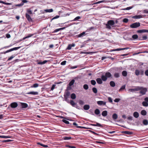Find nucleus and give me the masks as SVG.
<instances>
[{"label":"nucleus","mask_w":148,"mask_h":148,"mask_svg":"<svg viewBox=\"0 0 148 148\" xmlns=\"http://www.w3.org/2000/svg\"><path fill=\"white\" fill-rule=\"evenodd\" d=\"M115 24L114 22L112 20H109L108 21L107 23L106 24V27L107 29H111V26H112Z\"/></svg>","instance_id":"nucleus-1"},{"label":"nucleus","mask_w":148,"mask_h":148,"mask_svg":"<svg viewBox=\"0 0 148 148\" xmlns=\"http://www.w3.org/2000/svg\"><path fill=\"white\" fill-rule=\"evenodd\" d=\"M140 26V23L139 22H136L130 25V27L132 28H136Z\"/></svg>","instance_id":"nucleus-2"},{"label":"nucleus","mask_w":148,"mask_h":148,"mask_svg":"<svg viewBox=\"0 0 148 148\" xmlns=\"http://www.w3.org/2000/svg\"><path fill=\"white\" fill-rule=\"evenodd\" d=\"M140 88L141 89H140V93L141 94L143 95H145L147 91V88H143L141 87H140Z\"/></svg>","instance_id":"nucleus-3"},{"label":"nucleus","mask_w":148,"mask_h":148,"mask_svg":"<svg viewBox=\"0 0 148 148\" xmlns=\"http://www.w3.org/2000/svg\"><path fill=\"white\" fill-rule=\"evenodd\" d=\"M135 74L137 75L138 76L140 74L141 75H143L144 74V71L143 70H138L137 69L135 71Z\"/></svg>","instance_id":"nucleus-4"},{"label":"nucleus","mask_w":148,"mask_h":148,"mask_svg":"<svg viewBox=\"0 0 148 148\" xmlns=\"http://www.w3.org/2000/svg\"><path fill=\"white\" fill-rule=\"evenodd\" d=\"M141 89L140 86H137L134 88H130L129 89V91L131 92H134L139 91Z\"/></svg>","instance_id":"nucleus-5"},{"label":"nucleus","mask_w":148,"mask_h":148,"mask_svg":"<svg viewBox=\"0 0 148 148\" xmlns=\"http://www.w3.org/2000/svg\"><path fill=\"white\" fill-rule=\"evenodd\" d=\"M70 92L69 91H67L64 94V97L65 100L67 101L68 98L69 97L70 95Z\"/></svg>","instance_id":"nucleus-6"},{"label":"nucleus","mask_w":148,"mask_h":148,"mask_svg":"<svg viewBox=\"0 0 148 148\" xmlns=\"http://www.w3.org/2000/svg\"><path fill=\"white\" fill-rule=\"evenodd\" d=\"M18 105L17 103L14 102L12 103L10 105V106L12 108H15L17 107Z\"/></svg>","instance_id":"nucleus-7"},{"label":"nucleus","mask_w":148,"mask_h":148,"mask_svg":"<svg viewBox=\"0 0 148 148\" xmlns=\"http://www.w3.org/2000/svg\"><path fill=\"white\" fill-rule=\"evenodd\" d=\"M25 16L26 18H27L28 21L29 22L32 21V20L29 15L27 14H26Z\"/></svg>","instance_id":"nucleus-8"},{"label":"nucleus","mask_w":148,"mask_h":148,"mask_svg":"<svg viewBox=\"0 0 148 148\" xmlns=\"http://www.w3.org/2000/svg\"><path fill=\"white\" fill-rule=\"evenodd\" d=\"M97 104L99 105H105L106 104V102L101 101H98L97 102Z\"/></svg>","instance_id":"nucleus-9"},{"label":"nucleus","mask_w":148,"mask_h":148,"mask_svg":"<svg viewBox=\"0 0 148 148\" xmlns=\"http://www.w3.org/2000/svg\"><path fill=\"white\" fill-rule=\"evenodd\" d=\"M75 46V44L74 43H73L72 44H69L68 46L66 49L67 50H70L73 47H74Z\"/></svg>","instance_id":"nucleus-10"},{"label":"nucleus","mask_w":148,"mask_h":148,"mask_svg":"<svg viewBox=\"0 0 148 148\" xmlns=\"http://www.w3.org/2000/svg\"><path fill=\"white\" fill-rule=\"evenodd\" d=\"M137 32L138 33L147 32L148 33V30L146 29H141L137 31Z\"/></svg>","instance_id":"nucleus-11"},{"label":"nucleus","mask_w":148,"mask_h":148,"mask_svg":"<svg viewBox=\"0 0 148 148\" xmlns=\"http://www.w3.org/2000/svg\"><path fill=\"white\" fill-rule=\"evenodd\" d=\"M143 18V16L141 15H136L132 17V18L135 19L140 18Z\"/></svg>","instance_id":"nucleus-12"},{"label":"nucleus","mask_w":148,"mask_h":148,"mask_svg":"<svg viewBox=\"0 0 148 148\" xmlns=\"http://www.w3.org/2000/svg\"><path fill=\"white\" fill-rule=\"evenodd\" d=\"M96 80L97 83L99 84H101L103 83L102 80L100 78H97Z\"/></svg>","instance_id":"nucleus-13"},{"label":"nucleus","mask_w":148,"mask_h":148,"mask_svg":"<svg viewBox=\"0 0 148 148\" xmlns=\"http://www.w3.org/2000/svg\"><path fill=\"white\" fill-rule=\"evenodd\" d=\"M38 93L37 92L31 91L27 92V94H32L33 95H37Z\"/></svg>","instance_id":"nucleus-14"},{"label":"nucleus","mask_w":148,"mask_h":148,"mask_svg":"<svg viewBox=\"0 0 148 148\" xmlns=\"http://www.w3.org/2000/svg\"><path fill=\"white\" fill-rule=\"evenodd\" d=\"M21 105L22 108H25L28 107L27 104L25 103H21Z\"/></svg>","instance_id":"nucleus-15"},{"label":"nucleus","mask_w":148,"mask_h":148,"mask_svg":"<svg viewBox=\"0 0 148 148\" xmlns=\"http://www.w3.org/2000/svg\"><path fill=\"white\" fill-rule=\"evenodd\" d=\"M108 114L107 111L106 110H104L101 113V114L103 116H106Z\"/></svg>","instance_id":"nucleus-16"},{"label":"nucleus","mask_w":148,"mask_h":148,"mask_svg":"<svg viewBox=\"0 0 148 148\" xmlns=\"http://www.w3.org/2000/svg\"><path fill=\"white\" fill-rule=\"evenodd\" d=\"M133 116L135 118H137L139 116V114L137 112H135L133 113Z\"/></svg>","instance_id":"nucleus-17"},{"label":"nucleus","mask_w":148,"mask_h":148,"mask_svg":"<svg viewBox=\"0 0 148 148\" xmlns=\"http://www.w3.org/2000/svg\"><path fill=\"white\" fill-rule=\"evenodd\" d=\"M85 34V32H82V33L77 35V37H82Z\"/></svg>","instance_id":"nucleus-18"},{"label":"nucleus","mask_w":148,"mask_h":148,"mask_svg":"<svg viewBox=\"0 0 148 148\" xmlns=\"http://www.w3.org/2000/svg\"><path fill=\"white\" fill-rule=\"evenodd\" d=\"M112 118L114 120L118 118V115L116 113H114L112 116Z\"/></svg>","instance_id":"nucleus-19"},{"label":"nucleus","mask_w":148,"mask_h":148,"mask_svg":"<svg viewBox=\"0 0 148 148\" xmlns=\"http://www.w3.org/2000/svg\"><path fill=\"white\" fill-rule=\"evenodd\" d=\"M101 78L102 80L103 81H106L107 79V77L104 75H102L101 77Z\"/></svg>","instance_id":"nucleus-20"},{"label":"nucleus","mask_w":148,"mask_h":148,"mask_svg":"<svg viewBox=\"0 0 148 148\" xmlns=\"http://www.w3.org/2000/svg\"><path fill=\"white\" fill-rule=\"evenodd\" d=\"M105 75L107 77V78L111 77L112 76V75L109 72H106L105 74Z\"/></svg>","instance_id":"nucleus-21"},{"label":"nucleus","mask_w":148,"mask_h":148,"mask_svg":"<svg viewBox=\"0 0 148 148\" xmlns=\"http://www.w3.org/2000/svg\"><path fill=\"white\" fill-rule=\"evenodd\" d=\"M90 106L89 105H86L84 106V109L85 110H88L89 109Z\"/></svg>","instance_id":"nucleus-22"},{"label":"nucleus","mask_w":148,"mask_h":148,"mask_svg":"<svg viewBox=\"0 0 148 148\" xmlns=\"http://www.w3.org/2000/svg\"><path fill=\"white\" fill-rule=\"evenodd\" d=\"M141 114L143 116L146 115L147 114V112L145 110H143L141 112Z\"/></svg>","instance_id":"nucleus-23"},{"label":"nucleus","mask_w":148,"mask_h":148,"mask_svg":"<svg viewBox=\"0 0 148 148\" xmlns=\"http://www.w3.org/2000/svg\"><path fill=\"white\" fill-rule=\"evenodd\" d=\"M110 86L112 87H114L115 86V82L113 81L110 82Z\"/></svg>","instance_id":"nucleus-24"},{"label":"nucleus","mask_w":148,"mask_h":148,"mask_svg":"<svg viewBox=\"0 0 148 148\" xmlns=\"http://www.w3.org/2000/svg\"><path fill=\"white\" fill-rule=\"evenodd\" d=\"M142 105L145 107H147L148 106V103L146 101H144L142 103Z\"/></svg>","instance_id":"nucleus-25"},{"label":"nucleus","mask_w":148,"mask_h":148,"mask_svg":"<svg viewBox=\"0 0 148 148\" xmlns=\"http://www.w3.org/2000/svg\"><path fill=\"white\" fill-rule=\"evenodd\" d=\"M95 113L96 115H98L100 113L99 110L98 109H96L95 110Z\"/></svg>","instance_id":"nucleus-26"},{"label":"nucleus","mask_w":148,"mask_h":148,"mask_svg":"<svg viewBox=\"0 0 148 148\" xmlns=\"http://www.w3.org/2000/svg\"><path fill=\"white\" fill-rule=\"evenodd\" d=\"M75 82V81L74 79L71 80L69 84V86H72L74 84Z\"/></svg>","instance_id":"nucleus-27"},{"label":"nucleus","mask_w":148,"mask_h":148,"mask_svg":"<svg viewBox=\"0 0 148 148\" xmlns=\"http://www.w3.org/2000/svg\"><path fill=\"white\" fill-rule=\"evenodd\" d=\"M122 75L124 77H126L127 76V73L126 71H123L122 72Z\"/></svg>","instance_id":"nucleus-28"},{"label":"nucleus","mask_w":148,"mask_h":148,"mask_svg":"<svg viewBox=\"0 0 148 148\" xmlns=\"http://www.w3.org/2000/svg\"><path fill=\"white\" fill-rule=\"evenodd\" d=\"M44 11L46 12H51L53 11V10L52 9H46L44 10Z\"/></svg>","instance_id":"nucleus-29"},{"label":"nucleus","mask_w":148,"mask_h":148,"mask_svg":"<svg viewBox=\"0 0 148 148\" xmlns=\"http://www.w3.org/2000/svg\"><path fill=\"white\" fill-rule=\"evenodd\" d=\"M71 98L72 99H75L76 98V96L75 94L72 93L71 95Z\"/></svg>","instance_id":"nucleus-30"},{"label":"nucleus","mask_w":148,"mask_h":148,"mask_svg":"<svg viewBox=\"0 0 148 148\" xmlns=\"http://www.w3.org/2000/svg\"><path fill=\"white\" fill-rule=\"evenodd\" d=\"M123 133L128 135L132 134H133V133L132 132L127 131H124L123 132Z\"/></svg>","instance_id":"nucleus-31"},{"label":"nucleus","mask_w":148,"mask_h":148,"mask_svg":"<svg viewBox=\"0 0 148 148\" xmlns=\"http://www.w3.org/2000/svg\"><path fill=\"white\" fill-rule=\"evenodd\" d=\"M143 123L145 125H148V121L147 120L145 119L143 121Z\"/></svg>","instance_id":"nucleus-32"},{"label":"nucleus","mask_w":148,"mask_h":148,"mask_svg":"<svg viewBox=\"0 0 148 148\" xmlns=\"http://www.w3.org/2000/svg\"><path fill=\"white\" fill-rule=\"evenodd\" d=\"M73 125H74L76 126V127L77 128H84V127H83L80 126H77V124L75 122H73Z\"/></svg>","instance_id":"nucleus-33"},{"label":"nucleus","mask_w":148,"mask_h":148,"mask_svg":"<svg viewBox=\"0 0 148 148\" xmlns=\"http://www.w3.org/2000/svg\"><path fill=\"white\" fill-rule=\"evenodd\" d=\"M125 85H124L122 86L121 87V88L119 89V92H120L122 90H124L125 89Z\"/></svg>","instance_id":"nucleus-34"},{"label":"nucleus","mask_w":148,"mask_h":148,"mask_svg":"<svg viewBox=\"0 0 148 148\" xmlns=\"http://www.w3.org/2000/svg\"><path fill=\"white\" fill-rule=\"evenodd\" d=\"M35 34H29L28 36H27L25 37H24V38H23V40H25V39L26 38H29V37H30L33 36Z\"/></svg>","instance_id":"nucleus-35"},{"label":"nucleus","mask_w":148,"mask_h":148,"mask_svg":"<svg viewBox=\"0 0 148 148\" xmlns=\"http://www.w3.org/2000/svg\"><path fill=\"white\" fill-rule=\"evenodd\" d=\"M12 137L10 136H1L0 135V138H11Z\"/></svg>","instance_id":"nucleus-36"},{"label":"nucleus","mask_w":148,"mask_h":148,"mask_svg":"<svg viewBox=\"0 0 148 148\" xmlns=\"http://www.w3.org/2000/svg\"><path fill=\"white\" fill-rule=\"evenodd\" d=\"M70 103L74 107L76 104L72 100H71Z\"/></svg>","instance_id":"nucleus-37"},{"label":"nucleus","mask_w":148,"mask_h":148,"mask_svg":"<svg viewBox=\"0 0 148 148\" xmlns=\"http://www.w3.org/2000/svg\"><path fill=\"white\" fill-rule=\"evenodd\" d=\"M92 90L93 92L95 93H97V89L95 87H94L92 88Z\"/></svg>","instance_id":"nucleus-38"},{"label":"nucleus","mask_w":148,"mask_h":148,"mask_svg":"<svg viewBox=\"0 0 148 148\" xmlns=\"http://www.w3.org/2000/svg\"><path fill=\"white\" fill-rule=\"evenodd\" d=\"M81 18V17L80 16H78L75 17L73 20V21H75L78 20L79 19H80Z\"/></svg>","instance_id":"nucleus-39"},{"label":"nucleus","mask_w":148,"mask_h":148,"mask_svg":"<svg viewBox=\"0 0 148 148\" xmlns=\"http://www.w3.org/2000/svg\"><path fill=\"white\" fill-rule=\"evenodd\" d=\"M21 47H14V48L11 49V51H13L14 50H17L18 49L20 48Z\"/></svg>","instance_id":"nucleus-40"},{"label":"nucleus","mask_w":148,"mask_h":148,"mask_svg":"<svg viewBox=\"0 0 148 148\" xmlns=\"http://www.w3.org/2000/svg\"><path fill=\"white\" fill-rule=\"evenodd\" d=\"M83 88L85 90H87L88 88V86L87 84H85L83 86Z\"/></svg>","instance_id":"nucleus-41"},{"label":"nucleus","mask_w":148,"mask_h":148,"mask_svg":"<svg viewBox=\"0 0 148 148\" xmlns=\"http://www.w3.org/2000/svg\"><path fill=\"white\" fill-rule=\"evenodd\" d=\"M132 38L134 39H136L138 38V36L137 34H134L132 36Z\"/></svg>","instance_id":"nucleus-42"},{"label":"nucleus","mask_w":148,"mask_h":148,"mask_svg":"<svg viewBox=\"0 0 148 148\" xmlns=\"http://www.w3.org/2000/svg\"><path fill=\"white\" fill-rule=\"evenodd\" d=\"M64 140H68L71 139L72 138L70 137H67V136H65L64 137Z\"/></svg>","instance_id":"nucleus-43"},{"label":"nucleus","mask_w":148,"mask_h":148,"mask_svg":"<svg viewBox=\"0 0 148 148\" xmlns=\"http://www.w3.org/2000/svg\"><path fill=\"white\" fill-rule=\"evenodd\" d=\"M66 27H63L59 29H56V32H58L60 30H63Z\"/></svg>","instance_id":"nucleus-44"},{"label":"nucleus","mask_w":148,"mask_h":148,"mask_svg":"<svg viewBox=\"0 0 148 148\" xmlns=\"http://www.w3.org/2000/svg\"><path fill=\"white\" fill-rule=\"evenodd\" d=\"M114 76L116 78H118L119 77V74L118 73H115L114 74Z\"/></svg>","instance_id":"nucleus-45"},{"label":"nucleus","mask_w":148,"mask_h":148,"mask_svg":"<svg viewBox=\"0 0 148 148\" xmlns=\"http://www.w3.org/2000/svg\"><path fill=\"white\" fill-rule=\"evenodd\" d=\"M62 121L64 123H65L66 124H69V122L66 120H65V119H63L62 120Z\"/></svg>","instance_id":"nucleus-46"},{"label":"nucleus","mask_w":148,"mask_h":148,"mask_svg":"<svg viewBox=\"0 0 148 148\" xmlns=\"http://www.w3.org/2000/svg\"><path fill=\"white\" fill-rule=\"evenodd\" d=\"M132 8V7H129L123 9L122 10H128L131 9Z\"/></svg>","instance_id":"nucleus-47"},{"label":"nucleus","mask_w":148,"mask_h":148,"mask_svg":"<svg viewBox=\"0 0 148 148\" xmlns=\"http://www.w3.org/2000/svg\"><path fill=\"white\" fill-rule=\"evenodd\" d=\"M38 144H39L41 145L43 147H48V146L47 145H45L43 144L40 143H38Z\"/></svg>","instance_id":"nucleus-48"},{"label":"nucleus","mask_w":148,"mask_h":148,"mask_svg":"<svg viewBox=\"0 0 148 148\" xmlns=\"http://www.w3.org/2000/svg\"><path fill=\"white\" fill-rule=\"evenodd\" d=\"M38 86V84L37 83L34 84L31 86V87L36 88Z\"/></svg>","instance_id":"nucleus-49"},{"label":"nucleus","mask_w":148,"mask_h":148,"mask_svg":"<svg viewBox=\"0 0 148 148\" xmlns=\"http://www.w3.org/2000/svg\"><path fill=\"white\" fill-rule=\"evenodd\" d=\"M91 83L92 85H95L96 84V81L93 80H91Z\"/></svg>","instance_id":"nucleus-50"},{"label":"nucleus","mask_w":148,"mask_h":148,"mask_svg":"<svg viewBox=\"0 0 148 148\" xmlns=\"http://www.w3.org/2000/svg\"><path fill=\"white\" fill-rule=\"evenodd\" d=\"M122 50V48H119L117 49H114L112 50V51H118Z\"/></svg>","instance_id":"nucleus-51"},{"label":"nucleus","mask_w":148,"mask_h":148,"mask_svg":"<svg viewBox=\"0 0 148 148\" xmlns=\"http://www.w3.org/2000/svg\"><path fill=\"white\" fill-rule=\"evenodd\" d=\"M104 1H105L104 0L101 1H98L97 2H96V3H95L94 4H99V3H101L104 2Z\"/></svg>","instance_id":"nucleus-52"},{"label":"nucleus","mask_w":148,"mask_h":148,"mask_svg":"<svg viewBox=\"0 0 148 148\" xmlns=\"http://www.w3.org/2000/svg\"><path fill=\"white\" fill-rule=\"evenodd\" d=\"M96 126H98L100 127H102L103 126L101 125L98 123H96Z\"/></svg>","instance_id":"nucleus-53"},{"label":"nucleus","mask_w":148,"mask_h":148,"mask_svg":"<svg viewBox=\"0 0 148 148\" xmlns=\"http://www.w3.org/2000/svg\"><path fill=\"white\" fill-rule=\"evenodd\" d=\"M12 141V140H3L2 141V142L3 143H6L11 141Z\"/></svg>","instance_id":"nucleus-54"},{"label":"nucleus","mask_w":148,"mask_h":148,"mask_svg":"<svg viewBox=\"0 0 148 148\" xmlns=\"http://www.w3.org/2000/svg\"><path fill=\"white\" fill-rule=\"evenodd\" d=\"M123 21L125 23H127L128 21V19L127 18H125L123 19Z\"/></svg>","instance_id":"nucleus-55"},{"label":"nucleus","mask_w":148,"mask_h":148,"mask_svg":"<svg viewBox=\"0 0 148 148\" xmlns=\"http://www.w3.org/2000/svg\"><path fill=\"white\" fill-rule=\"evenodd\" d=\"M120 99L119 98H116L114 100V101L116 102H117L119 101Z\"/></svg>","instance_id":"nucleus-56"},{"label":"nucleus","mask_w":148,"mask_h":148,"mask_svg":"<svg viewBox=\"0 0 148 148\" xmlns=\"http://www.w3.org/2000/svg\"><path fill=\"white\" fill-rule=\"evenodd\" d=\"M108 100L109 102H110V103L112 102V99L111 97H109L108 98Z\"/></svg>","instance_id":"nucleus-57"},{"label":"nucleus","mask_w":148,"mask_h":148,"mask_svg":"<svg viewBox=\"0 0 148 148\" xmlns=\"http://www.w3.org/2000/svg\"><path fill=\"white\" fill-rule=\"evenodd\" d=\"M66 147L70 148H75V147L73 146H71L69 145H67L66 146Z\"/></svg>","instance_id":"nucleus-58"},{"label":"nucleus","mask_w":148,"mask_h":148,"mask_svg":"<svg viewBox=\"0 0 148 148\" xmlns=\"http://www.w3.org/2000/svg\"><path fill=\"white\" fill-rule=\"evenodd\" d=\"M66 61H64L62 62L61 63V64L62 65H65L66 64Z\"/></svg>","instance_id":"nucleus-59"},{"label":"nucleus","mask_w":148,"mask_h":148,"mask_svg":"<svg viewBox=\"0 0 148 148\" xmlns=\"http://www.w3.org/2000/svg\"><path fill=\"white\" fill-rule=\"evenodd\" d=\"M142 38L143 40H146L147 39V36H143Z\"/></svg>","instance_id":"nucleus-60"},{"label":"nucleus","mask_w":148,"mask_h":148,"mask_svg":"<svg viewBox=\"0 0 148 148\" xmlns=\"http://www.w3.org/2000/svg\"><path fill=\"white\" fill-rule=\"evenodd\" d=\"M55 85L53 84L51 88V90H53L55 88Z\"/></svg>","instance_id":"nucleus-61"},{"label":"nucleus","mask_w":148,"mask_h":148,"mask_svg":"<svg viewBox=\"0 0 148 148\" xmlns=\"http://www.w3.org/2000/svg\"><path fill=\"white\" fill-rule=\"evenodd\" d=\"M145 74L146 75L148 76V70L145 71Z\"/></svg>","instance_id":"nucleus-62"},{"label":"nucleus","mask_w":148,"mask_h":148,"mask_svg":"<svg viewBox=\"0 0 148 148\" xmlns=\"http://www.w3.org/2000/svg\"><path fill=\"white\" fill-rule=\"evenodd\" d=\"M144 13H148V10H143Z\"/></svg>","instance_id":"nucleus-63"},{"label":"nucleus","mask_w":148,"mask_h":148,"mask_svg":"<svg viewBox=\"0 0 148 148\" xmlns=\"http://www.w3.org/2000/svg\"><path fill=\"white\" fill-rule=\"evenodd\" d=\"M145 101L148 102V97H146L144 99Z\"/></svg>","instance_id":"nucleus-64"}]
</instances>
